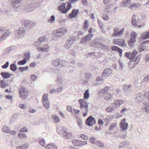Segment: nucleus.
Here are the masks:
<instances>
[{
  "label": "nucleus",
  "mask_w": 149,
  "mask_h": 149,
  "mask_svg": "<svg viewBox=\"0 0 149 149\" xmlns=\"http://www.w3.org/2000/svg\"><path fill=\"white\" fill-rule=\"evenodd\" d=\"M126 119H123L120 123V128L123 131L126 130L128 128V124L126 122Z\"/></svg>",
  "instance_id": "nucleus-14"
},
{
  "label": "nucleus",
  "mask_w": 149,
  "mask_h": 149,
  "mask_svg": "<svg viewBox=\"0 0 149 149\" xmlns=\"http://www.w3.org/2000/svg\"><path fill=\"white\" fill-rule=\"evenodd\" d=\"M117 125V124L116 123H111L109 126V130H113V128L116 127Z\"/></svg>",
  "instance_id": "nucleus-47"
},
{
  "label": "nucleus",
  "mask_w": 149,
  "mask_h": 149,
  "mask_svg": "<svg viewBox=\"0 0 149 149\" xmlns=\"http://www.w3.org/2000/svg\"><path fill=\"white\" fill-rule=\"evenodd\" d=\"M55 19V17L54 15H52L51 18L48 19V22L50 23H53Z\"/></svg>",
  "instance_id": "nucleus-55"
},
{
  "label": "nucleus",
  "mask_w": 149,
  "mask_h": 149,
  "mask_svg": "<svg viewBox=\"0 0 149 149\" xmlns=\"http://www.w3.org/2000/svg\"><path fill=\"white\" fill-rule=\"evenodd\" d=\"M123 103L124 101L123 100L117 99L114 100L113 104L115 107L118 108Z\"/></svg>",
  "instance_id": "nucleus-19"
},
{
  "label": "nucleus",
  "mask_w": 149,
  "mask_h": 149,
  "mask_svg": "<svg viewBox=\"0 0 149 149\" xmlns=\"http://www.w3.org/2000/svg\"><path fill=\"white\" fill-rule=\"evenodd\" d=\"M79 136L81 138L84 140H86L88 139V136L83 134H80L79 135Z\"/></svg>",
  "instance_id": "nucleus-59"
},
{
  "label": "nucleus",
  "mask_w": 149,
  "mask_h": 149,
  "mask_svg": "<svg viewBox=\"0 0 149 149\" xmlns=\"http://www.w3.org/2000/svg\"><path fill=\"white\" fill-rule=\"evenodd\" d=\"M114 110V107L112 106L108 107L106 109V110L108 112H110L113 111Z\"/></svg>",
  "instance_id": "nucleus-56"
},
{
  "label": "nucleus",
  "mask_w": 149,
  "mask_h": 149,
  "mask_svg": "<svg viewBox=\"0 0 149 149\" xmlns=\"http://www.w3.org/2000/svg\"><path fill=\"white\" fill-rule=\"evenodd\" d=\"M72 143L74 146H80L81 141L80 140L74 139L72 141Z\"/></svg>",
  "instance_id": "nucleus-36"
},
{
  "label": "nucleus",
  "mask_w": 149,
  "mask_h": 149,
  "mask_svg": "<svg viewBox=\"0 0 149 149\" xmlns=\"http://www.w3.org/2000/svg\"><path fill=\"white\" fill-rule=\"evenodd\" d=\"M39 143L42 146L44 147L45 145V142L43 139H42L40 140Z\"/></svg>",
  "instance_id": "nucleus-60"
},
{
  "label": "nucleus",
  "mask_w": 149,
  "mask_h": 149,
  "mask_svg": "<svg viewBox=\"0 0 149 149\" xmlns=\"http://www.w3.org/2000/svg\"><path fill=\"white\" fill-rule=\"evenodd\" d=\"M145 93L143 92L138 93L136 95L134 99V101L136 103L141 102L144 100L145 97Z\"/></svg>",
  "instance_id": "nucleus-9"
},
{
  "label": "nucleus",
  "mask_w": 149,
  "mask_h": 149,
  "mask_svg": "<svg viewBox=\"0 0 149 149\" xmlns=\"http://www.w3.org/2000/svg\"><path fill=\"white\" fill-rule=\"evenodd\" d=\"M50 49V47L47 45H44L41 47H38L37 49L38 51H41L43 53L48 52L49 51Z\"/></svg>",
  "instance_id": "nucleus-12"
},
{
  "label": "nucleus",
  "mask_w": 149,
  "mask_h": 149,
  "mask_svg": "<svg viewBox=\"0 0 149 149\" xmlns=\"http://www.w3.org/2000/svg\"><path fill=\"white\" fill-rule=\"evenodd\" d=\"M20 97L22 99H25L27 96V93L24 86H21L19 89Z\"/></svg>",
  "instance_id": "nucleus-10"
},
{
  "label": "nucleus",
  "mask_w": 149,
  "mask_h": 149,
  "mask_svg": "<svg viewBox=\"0 0 149 149\" xmlns=\"http://www.w3.org/2000/svg\"><path fill=\"white\" fill-rule=\"evenodd\" d=\"M124 31V28L122 29L120 31H118V33L116 34V36H120L122 35Z\"/></svg>",
  "instance_id": "nucleus-53"
},
{
  "label": "nucleus",
  "mask_w": 149,
  "mask_h": 149,
  "mask_svg": "<svg viewBox=\"0 0 149 149\" xmlns=\"http://www.w3.org/2000/svg\"><path fill=\"white\" fill-rule=\"evenodd\" d=\"M19 134L18 135V138L21 139H25L27 138V136L25 134L19 132Z\"/></svg>",
  "instance_id": "nucleus-40"
},
{
  "label": "nucleus",
  "mask_w": 149,
  "mask_h": 149,
  "mask_svg": "<svg viewBox=\"0 0 149 149\" xmlns=\"http://www.w3.org/2000/svg\"><path fill=\"white\" fill-rule=\"evenodd\" d=\"M137 34L134 31H132L130 34V39L136 41Z\"/></svg>",
  "instance_id": "nucleus-33"
},
{
  "label": "nucleus",
  "mask_w": 149,
  "mask_h": 149,
  "mask_svg": "<svg viewBox=\"0 0 149 149\" xmlns=\"http://www.w3.org/2000/svg\"><path fill=\"white\" fill-rule=\"evenodd\" d=\"M18 117V114L16 113L14 114L11 118L10 121L13 122L17 119Z\"/></svg>",
  "instance_id": "nucleus-45"
},
{
  "label": "nucleus",
  "mask_w": 149,
  "mask_h": 149,
  "mask_svg": "<svg viewBox=\"0 0 149 149\" xmlns=\"http://www.w3.org/2000/svg\"><path fill=\"white\" fill-rule=\"evenodd\" d=\"M10 69L13 71H15L17 69V67L15 64L13 63L10 65Z\"/></svg>",
  "instance_id": "nucleus-46"
},
{
  "label": "nucleus",
  "mask_w": 149,
  "mask_h": 149,
  "mask_svg": "<svg viewBox=\"0 0 149 149\" xmlns=\"http://www.w3.org/2000/svg\"><path fill=\"white\" fill-rule=\"evenodd\" d=\"M141 6V5L140 3H135L131 4L129 6V8L132 10H135L139 8Z\"/></svg>",
  "instance_id": "nucleus-20"
},
{
  "label": "nucleus",
  "mask_w": 149,
  "mask_h": 149,
  "mask_svg": "<svg viewBox=\"0 0 149 149\" xmlns=\"http://www.w3.org/2000/svg\"><path fill=\"white\" fill-rule=\"evenodd\" d=\"M80 108L82 109V111L84 110L88 111V103L84 99H81L78 100Z\"/></svg>",
  "instance_id": "nucleus-7"
},
{
  "label": "nucleus",
  "mask_w": 149,
  "mask_h": 149,
  "mask_svg": "<svg viewBox=\"0 0 149 149\" xmlns=\"http://www.w3.org/2000/svg\"><path fill=\"white\" fill-rule=\"evenodd\" d=\"M112 72L113 71L111 69L107 68L103 70L102 75L104 77H108L112 73Z\"/></svg>",
  "instance_id": "nucleus-15"
},
{
  "label": "nucleus",
  "mask_w": 149,
  "mask_h": 149,
  "mask_svg": "<svg viewBox=\"0 0 149 149\" xmlns=\"http://www.w3.org/2000/svg\"><path fill=\"white\" fill-rule=\"evenodd\" d=\"M148 47L146 45H141L139 48V51L140 52H144L147 50Z\"/></svg>",
  "instance_id": "nucleus-35"
},
{
  "label": "nucleus",
  "mask_w": 149,
  "mask_h": 149,
  "mask_svg": "<svg viewBox=\"0 0 149 149\" xmlns=\"http://www.w3.org/2000/svg\"><path fill=\"white\" fill-rule=\"evenodd\" d=\"M52 118L54 122L55 123H57L59 122L60 119L58 116L56 114H53L52 116Z\"/></svg>",
  "instance_id": "nucleus-27"
},
{
  "label": "nucleus",
  "mask_w": 149,
  "mask_h": 149,
  "mask_svg": "<svg viewBox=\"0 0 149 149\" xmlns=\"http://www.w3.org/2000/svg\"><path fill=\"white\" fill-rule=\"evenodd\" d=\"M89 92V90L88 89H87L85 91L84 94V98L83 99H84L85 100H86L88 99L90 96V94Z\"/></svg>",
  "instance_id": "nucleus-31"
},
{
  "label": "nucleus",
  "mask_w": 149,
  "mask_h": 149,
  "mask_svg": "<svg viewBox=\"0 0 149 149\" xmlns=\"http://www.w3.org/2000/svg\"><path fill=\"white\" fill-rule=\"evenodd\" d=\"M28 130L26 127H24L22 128L19 131V132H27Z\"/></svg>",
  "instance_id": "nucleus-62"
},
{
  "label": "nucleus",
  "mask_w": 149,
  "mask_h": 149,
  "mask_svg": "<svg viewBox=\"0 0 149 149\" xmlns=\"http://www.w3.org/2000/svg\"><path fill=\"white\" fill-rule=\"evenodd\" d=\"M21 0H11V4L13 8H17L21 5Z\"/></svg>",
  "instance_id": "nucleus-11"
},
{
  "label": "nucleus",
  "mask_w": 149,
  "mask_h": 149,
  "mask_svg": "<svg viewBox=\"0 0 149 149\" xmlns=\"http://www.w3.org/2000/svg\"><path fill=\"white\" fill-rule=\"evenodd\" d=\"M57 131L59 134H63L64 137L67 138H70L71 137V134L68 132L67 129L65 127H59L57 129Z\"/></svg>",
  "instance_id": "nucleus-4"
},
{
  "label": "nucleus",
  "mask_w": 149,
  "mask_h": 149,
  "mask_svg": "<svg viewBox=\"0 0 149 149\" xmlns=\"http://www.w3.org/2000/svg\"><path fill=\"white\" fill-rule=\"evenodd\" d=\"M142 37L144 39L149 38V31L147 32L146 34L144 36H143V35H142Z\"/></svg>",
  "instance_id": "nucleus-64"
},
{
  "label": "nucleus",
  "mask_w": 149,
  "mask_h": 149,
  "mask_svg": "<svg viewBox=\"0 0 149 149\" xmlns=\"http://www.w3.org/2000/svg\"><path fill=\"white\" fill-rule=\"evenodd\" d=\"M93 36L94 35L93 34H88L84 38H82L81 42L82 43H86V41L91 40Z\"/></svg>",
  "instance_id": "nucleus-18"
},
{
  "label": "nucleus",
  "mask_w": 149,
  "mask_h": 149,
  "mask_svg": "<svg viewBox=\"0 0 149 149\" xmlns=\"http://www.w3.org/2000/svg\"><path fill=\"white\" fill-rule=\"evenodd\" d=\"M111 49L113 51H118L120 55L121 56L122 53V50L120 49L118 47L115 46H111Z\"/></svg>",
  "instance_id": "nucleus-28"
},
{
  "label": "nucleus",
  "mask_w": 149,
  "mask_h": 149,
  "mask_svg": "<svg viewBox=\"0 0 149 149\" xmlns=\"http://www.w3.org/2000/svg\"><path fill=\"white\" fill-rule=\"evenodd\" d=\"M29 147V144L28 143H25L21 146H17L16 149H27Z\"/></svg>",
  "instance_id": "nucleus-29"
},
{
  "label": "nucleus",
  "mask_w": 149,
  "mask_h": 149,
  "mask_svg": "<svg viewBox=\"0 0 149 149\" xmlns=\"http://www.w3.org/2000/svg\"><path fill=\"white\" fill-rule=\"evenodd\" d=\"M4 13L7 15L9 16H11L13 15V13L12 11L10 10H5Z\"/></svg>",
  "instance_id": "nucleus-58"
},
{
  "label": "nucleus",
  "mask_w": 149,
  "mask_h": 149,
  "mask_svg": "<svg viewBox=\"0 0 149 149\" xmlns=\"http://www.w3.org/2000/svg\"><path fill=\"white\" fill-rule=\"evenodd\" d=\"M30 53L29 52L26 53L24 54L25 57L24 58H25L26 60L29 59L30 58Z\"/></svg>",
  "instance_id": "nucleus-61"
},
{
  "label": "nucleus",
  "mask_w": 149,
  "mask_h": 149,
  "mask_svg": "<svg viewBox=\"0 0 149 149\" xmlns=\"http://www.w3.org/2000/svg\"><path fill=\"white\" fill-rule=\"evenodd\" d=\"M67 4V5L66 7L65 3L61 4L58 8V10L63 13H66L72 6L71 3L68 2Z\"/></svg>",
  "instance_id": "nucleus-5"
},
{
  "label": "nucleus",
  "mask_w": 149,
  "mask_h": 149,
  "mask_svg": "<svg viewBox=\"0 0 149 149\" xmlns=\"http://www.w3.org/2000/svg\"><path fill=\"white\" fill-rule=\"evenodd\" d=\"M74 41V38H72L69 39L67 40L65 45V47L66 49H69L71 47Z\"/></svg>",
  "instance_id": "nucleus-16"
},
{
  "label": "nucleus",
  "mask_w": 149,
  "mask_h": 149,
  "mask_svg": "<svg viewBox=\"0 0 149 149\" xmlns=\"http://www.w3.org/2000/svg\"><path fill=\"white\" fill-rule=\"evenodd\" d=\"M68 31L66 28L61 27L54 31L52 37L53 40L57 41L60 39L61 37L65 35Z\"/></svg>",
  "instance_id": "nucleus-2"
},
{
  "label": "nucleus",
  "mask_w": 149,
  "mask_h": 149,
  "mask_svg": "<svg viewBox=\"0 0 149 149\" xmlns=\"http://www.w3.org/2000/svg\"><path fill=\"white\" fill-rule=\"evenodd\" d=\"M94 118L92 116H89L86 120V123L88 126H92L95 123Z\"/></svg>",
  "instance_id": "nucleus-17"
},
{
  "label": "nucleus",
  "mask_w": 149,
  "mask_h": 149,
  "mask_svg": "<svg viewBox=\"0 0 149 149\" xmlns=\"http://www.w3.org/2000/svg\"><path fill=\"white\" fill-rule=\"evenodd\" d=\"M4 29L2 27H0V34L4 31ZM10 33V31L8 30L6 32H4L0 36V42L4 40L9 36Z\"/></svg>",
  "instance_id": "nucleus-8"
},
{
  "label": "nucleus",
  "mask_w": 149,
  "mask_h": 149,
  "mask_svg": "<svg viewBox=\"0 0 149 149\" xmlns=\"http://www.w3.org/2000/svg\"><path fill=\"white\" fill-rule=\"evenodd\" d=\"M16 32L18 37L22 38L24 36L25 31L24 28L20 27L16 31Z\"/></svg>",
  "instance_id": "nucleus-13"
},
{
  "label": "nucleus",
  "mask_w": 149,
  "mask_h": 149,
  "mask_svg": "<svg viewBox=\"0 0 149 149\" xmlns=\"http://www.w3.org/2000/svg\"><path fill=\"white\" fill-rule=\"evenodd\" d=\"M96 81L98 82L99 84H100L104 81V78L101 76L97 77L96 79Z\"/></svg>",
  "instance_id": "nucleus-39"
},
{
  "label": "nucleus",
  "mask_w": 149,
  "mask_h": 149,
  "mask_svg": "<svg viewBox=\"0 0 149 149\" xmlns=\"http://www.w3.org/2000/svg\"><path fill=\"white\" fill-rule=\"evenodd\" d=\"M48 95L47 94H44L42 97V102H45L48 101H49V99L48 98Z\"/></svg>",
  "instance_id": "nucleus-37"
},
{
  "label": "nucleus",
  "mask_w": 149,
  "mask_h": 149,
  "mask_svg": "<svg viewBox=\"0 0 149 149\" xmlns=\"http://www.w3.org/2000/svg\"><path fill=\"white\" fill-rule=\"evenodd\" d=\"M26 62L25 58H24L23 60L19 61L17 63L19 65H23L25 64Z\"/></svg>",
  "instance_id": "nucleus-51"
},
{
  "label": "nucleus",
  "mask_w": 149,
  "mask_h": 149,
  "mask_svg": "<svg viewBox=\"0 0 149 149\" xmlns=\"http://www.w3.org/2000/svg\"><path fill=\"white\" fill-rule=\"evenodd\" d=\"M131 85H124L123 86L122 88L123 90L125 92L128 93L131 90Z\"/></svg>",
  "instance_id": "nucleus-22"
},
{
  "label": "nucleus",
  "mask_w": 149,
  "mask_h": 149,
  "mask_svg": "<svg viewBox=\"0 0 149 149\" xmlns=\"http://www.w3.org/2000/svg\"><path fill=\"white\" fill-rule=\"evenodd\" d=\"M143 109L146 112L149 113V103L147 102H144L143 104Z\"/></svg>",
  "instance_id": "nucleus-24"
},
{
  "label": "nucleus",
  "mask_w": 149,
  "mask_h": 149,
  "mask_svg": "<svg viewBox=\"0 0 149 149\" xmlns=\"http://www.w3.org/2000/svg\"><path fill=\"white\" fill-rule=\"evenodd\" d=\"M79 12V10L73 9L72 12L69 15L70 18H72L76 16Z\"/></svg>",
  "instance_id": "nucleus-26"
},
{
  "label": "nucleus",
  "mask_w": 149,
  "mask_h": 149,
  "mask_svg": "<svg viewBox=\"0 0 149 149\" xmlns=\"http://www.w3.org/2000/svg\"><path fill=\"white\" fill-rule=\"evenodd\" d=\"M2 131L3 132L6 133H9L10 132L9 128L5 125L3 126Z\"/></svg>",
  "instance_id": "nucleus-32"
},
{
  "label": "nucleus",
  "mask_w": 149,
  "mask_h": 149,
  "mask_svg": "<svg viewBox=\"0 0 149 149\" xmlns=\"http://www.w3.org/2000/svg\"><path fill=\"white\" fill-rule=\"evenodd\" d=\"M128 144L126 142H122L119 145V148H120L123 147L124 148H125L128 145Z\"/></svg>",
  "instance_id": "nucleus-43"
},
{
  "label": "nucleus",
  "mask_w": 149,
  "mask_h": 149,
  "mask_svg": "<svg viewBox=\"0 0 149 149\" xmlns=\"http://www.w3.org/2000/svg\"><path fill=\"white\" fill-rule=\"evenodd\" d=\"M77 122L80 128H81L82 127V125L83 123L81 119H77Z\"/></svg>",
  "instance_id": "nucleus-49"
},
{
  "label": "nucleus",
  "mask_w": 149,
  "mask_h": 149,
  "mask_svg": "<svg viewBox=\"0 0 149 149\" xmlns=\"http://www.w3.org/2000/svg\"><path fill=\"white\" fill-rule=\"evenodd\" d=\"M34 8V6L32 5V4L30 3L26 5L25 9L26 11L29 12L33 10Z\"/></svg>",
  "instance_id": "nucleus-21"
},
{
  "label": "nucleus",
  "mask_w": 149,
  "mask_h": 149,
  "mask_svg": "<svg viewBox=\"0 0 149 149\" xmlns=\"http://www.w3.org/2000/svg\"><path fill=\"white\" fill-rule=\"evenodd\" d=\"M118 45L121 46H125L126 44L125 43V40L123 39L120 40L119 43Z\"/></svg>",
  "instance_id": "nucleus-54"
},
{
  "label": "nucleus",
  "mask_w": 149,
  "mask_h": 149,
  "mask_svg": "<svg viewBox=\"0 0 149 149\" xmlns=\"http://www.w3.org/2000/svg\"><path fill=\"white\" fill-rule=\"evenodd\" d=\"M21 22L22 24L29 30L31 29L36 25L35 22L28 20L23 19Z\"/></svg>",
  "instance_id": "nucleus-6"
},
{
  "label": "nucleus",
  "mask_w": 149,
  "mask_h": 149,
  "mask_svg": "<svg viewBox=\"0 0 149 149\" xmlns=\"http://www.w3.org/2000/svg\"><path fill=\"white\" fill-rule=\"evenodd\" d=\"M102 17L104 19L106 20H108L109 18V16L105 14H103Z\"/></svg>",
  "instance_id": "nucleus-63"
},
{
  "label": "nucleus",
  "mask_w": 149,
  "mask_h": 149,
  "mask_svg": "<svg viewBox=\"0 0 149 149\" xmlns=\"http://www.w3.org/2000/svg\"><path fill=\"white\" fill-rule=\"evenodd\" d=\"M131 2V0H125L121 3L120 5L122 7H126Z\"/></svg>",
  "instance_id": "nucleus-25"
},
{
  "label": "nucleus",
  "mask_w": 149,
  "mask_h": 149,
  "mask_svg": "<svg viewBox=\"0 0 149 149\" xmlns=\"http://www.w3.org/2000/svg\"><path fill=\"white\" fill-rule=\"evenodd\" d=\"M118 28L115 27L113 29V33L112 34L113 36H116V34L118 31Z\"/></svg>",
  "instance_id": "nucleus-57"
},
{
  "label": "nucleus",
  "mask_w": 149,
  "mask_h": 149,
  "mask_svg": "<svg viewBox=\"0 0 149 149\" xmlns=\"http://www.w3.org/2000/svg\"><path fill=\"white\" fill-rule=\"evenodd\" d=\"M7 84L5 83V81L3 80H1L0 78V87L2 88H5Z\"/></svg>",
  "instance_id": "nucleus-42"
},
{
  "label": "nucleus",
  "mask_w": 149,
  "mask_h": 149,
  "mask_svg": "<svg viewBox=\"0 0 149 149\" xmlns=\"http://www.w3.org/2000/svg\"><path fill=\"white\" fill-rule=\"evenodd\" d=\"M1 75L4 79L9 78L12 76V74H11L9 73L5 72H1Z\"/></svg>",
  "instance_id": "nucleus-23"
},
{
  "label": "nucleus",
  "mask_w": 149,
  "mask_h": 149,
  "mask_svg": "<svg viewBox=\"0 0 149 149\" xmlns=\"http://www.w3.org/2000/svg\"><path fill=\"white\" fill-rule=\"evenodd\" d=\"M63 80V78L61 77H58L57 78L56 81L58 84H60L62 83Z\"/></svg>",
  "instance_id": "nucleus-52"
},
{
  "label": "nucleus",
  "mask_w": 149,
  "mask_h": 149,
  "mask_svg": "<svg viewBox=\"0 0 149 149\" xmlns=\"http://www.w3.org/2000/svg\"><path fill=\"white\" fill-rule=\"evenodd\" d=\"M31 80L32 81H35L37 80V76L33 74L31 75Z\"/></svg>",
  "instance_id": "nucleus-50"
},
{
  "label": "nucleus",
  "mask_w": 149,
  "mask_h": 149,
  "mask_svg": "<svg viewBox=\"0 0 149 149\" xmlns=\"http://www.w3.org/2000/svg\"><path fill=\"white\" fill-rule=\"evenodd\" d=\"M43 106L46 109H48L50 107V103L49 101L42 102Z\"/></svg>",
  "instance_id": "nucleus-38"
},
{
  "label": "nucleus",
  "mask_w": 149,
  "mask_h": 149,
  "mask_svg": "<svg viewBox=\"0 0 149 149\" xmlns=\"http://www.w3.org/2000/svg\"><path fill=\"white\" fill-rule=\"evenodd\" d=\"M60 62V61L59 59H56L53 60L52 64L54 66H57L59 65Z\"/></svg>",
  "instance_id": "nucleus-41"
},
{
  "label": "nucleus",
  "mask_w": 149,
  "mask_h": 149,
  "mask_svg": "<svg viewBox=\"0 0 149 149\" xmlns=\"http://www.w3.org/2000/svg\"><path fill=\"white\" fill-rule=\"evenodd\" d=\"M114 90L113 88L109 87L106 86L103 90V97L104 99L106 100H109L112 99L113 97L109 93H111V91Z\"/></svg>",
  "instance_id": "nucleus-3"
},
{
  "label": "nucleus",
  "mask_w": 149,
  "mask_h": 149,
  "mask_svg": "<svg viewBox=\"0 0 149 149\" xmlns=\"http://www.w3.org/2000/svg\"><path fill=\"white\" fill-rule=\"evenodd\" d=\"M89 140L94 146L96 145L97 143L98 140L94 137H91L89 139Z\"/></svg>",
  "instance_id": "nucleus-34"
},
{
  "label": "nucleus",
  "mask_w": 149,
  "mask_h": 149,
  "mask_svg": "<svg viewBox=\"0 0 149 149\" xmlns=\"http://www.w3.org/2000/svg\"><path fill=\"white\" fill-rule=\"evenodd\" d=\"M137 53L138 52L135 49H134L132 53L130 52H126L125 54V56L130 60L128 63V65L131 69L135 68L140 61L139 58L136 56Z\"/></svg>",
  "instance_id": "nucleus-1"
},
{
  "label": "nucleus",
  "mask_w": 149,
  "mask_h": 149,
  "mask_svg": "<svg viewBox=\"0 0 149 149\" xmlns=\"http://www.w3.org/2000/svg\"><path fill=\"white\" fill-rule=\"evenodd\" d=\"M132 24L134 26H137L136 21L135 19V16L133 15L132 16Z\"/></svg>",
  "instance_id": "nucleus-44"
},
{
  "label": "nucleus",
  "mask_w": 149,
  "mask_h": 149,
  "mask_svg": "<svg viewBox=\"0 0 149 149\" xmlns=\"http://www.w3.org/2000/svg\"><path fill=\"white\" fill-rule=\"evenodd\" d=\"M45 148L47 149H58V148L53 143H49L45 146Z\"/></svg>",
  "instance_id": "nucleus-30"
},
{
  "label": "nucleus",
  "mask_w": 149,
  "mask_h": 149,
  "mask_svg": "<svg viewBox=\"0 0 149 149\" xmlns=\"http://www.w3.org/2000/svg\"><path fill=\"white\" fill-rule=\"evenodd\" d=\"M136 41L130 39L128 41V44L130 47L133 46Z\"/></svg>",
  "instance_id": "nucleus-48"
}]
</instances>
